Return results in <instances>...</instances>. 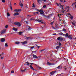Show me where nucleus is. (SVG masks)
Listing matches in <instances>:
<instances>
[{
  "instance_id": "52",
  "label": "nucleus",
  "mask_w": 76,
  "mask_h": 76,
  "mask_svg": "<svg viewBox=\"0 0 76 76\" xmlns=\"http://www.w3.org/2000/svg\"><path fill=\"white\" fill-rule=\"evenodd\" d=\"M68 15H70V16H72L71 15V14H70V13H69V14H68Z\"/></svg>"
},
{
  "instance_id": "26",
  "label": "nucleus",
  "mask_w": 76,
  "mask_h": 76,
  "mask_svg": "<svg viewBox=\"0 0 76 76\" xmlns=\"http://www.w3.org/2000/svg\"><path fill=\"white\" fill-rule=\"evenodd\" d=\"M10 14H9V13L7 12V16H10Z\"/></svg>"
},
{
  "instance_id": "13",
  "label": "nucleus",
  "mask_w": 76,
  "mask_h": 76,
  "mask_svg": "<svg viewBox=\"0 0 76 76\" xmlns=\"http://www.w3.org/2000/svg\"><path fill=\"white\" fill-rule=\"evenodd\" d=\"M68 37V38L70 39H72V35H69Z\"/></svg>"
},
{
  "instance_id": "41",
  "label": "nucleus",
  "mask_w": 76,
  "mask_h": 76,
  "mask_svg": "<svg viewBox=\"0 0 76 76\" xmlns=\"http://www.w3.org/2000/svg\"><path fill=\"white\" fill-rule=\"evenodd\" d=\"M43 7H44V8H45L46 7V5H44Z\"/></svg>"
},
{
  "instance_id": "32",
  "label": "nucleus",
  "mask_w": 76,
  "mask_h": 76,
  "mask_svg": "<svg viewBox=\"0 0 76 76\" xmlns=\"http://www.w3.org/2000/svg\"><path fill=\"white\" fill-rule=\"evenodd\" d=\"M33 14L34 15H37V12H34Z\"/></svg>"
},
{
  "instance_id": "38",
  "label": "nucleus",
  "mask_w": 76,
  "mask_h": 76,
  "mask_svg": "<svg viewBox=\"0 0 76 76\" xmlns=\"http://www.w3.org/2000/svg\"><path fill=\"white\" fill-rule=\"evenodd\" d=\"M25 22H26V24H27V25H28V22H27V21H25Z\"/></svg>"
},
{
  "instance_id": "17",
  "label": "nucleus",
  "mask_w": 76,
  "mask_h": 76,
  "mask_svg": "<svg viewBox=\"0 0 76 76\" xmlns=\"http://www.w3.org/2000/svg\"><path fill=\"white\" fill-rule=\"evenodd\" d=\"M21 71L22 72H25V71H26V69H25L23 70H22V69L21 68Z\"/></svg>"
},
{
  "instance_id": "4",
  "label": "nucleus",
  "mask_w": 76,
  "mask_h": 76,
  "mask_svg": "<svg viewBox=\"0 0 76 76\" xmlns=\"http://www.w3.org/2000/svg\"><path fill=\"white\" fill-rule=\"evenodd\" d=\"M62 69V66L61 65H59L56 68V70H57V69H58V70H61V69Z\"/></svg>"
},
{
  "instance_id": "25",
  "label": "nucleus",
  "mask_w": 76,
  "mask_h": 76,
  "mask_svg": "<svg viewBox=\"0 0 76 76\" xmlns=\"http://www.w3.org/2000/svg\"><path fill=\"white\" fill-rule=\"evenodd\" d=\"M5 47H8V45H7V43H5Z\"/></svg>"
},
{
  "instance_id": "49",
  "label": "nucleus",
  "mask_w": 76,
  "mask_h": 76,
  "mask_svg": "<svg viewBox=\"0 0 76 76\" xmlns=\"http://www.w3.org/2000/svg\"><path fill=\"white\" fill-rule=\"evenodd\" d=\"M39 0H38L37 2H38V3H39Z\"/></svg>"
},
{
  "instance_id": "23",
  "label": "nucleus",
  "mask_w": 76,
  "mask_h": 76,
  "mask_svg": "<svg viewBox=\"0 0 76 76\" xmlns=\"http://www.w3.org/2000/svg\"><path fill=\"white\" fill-rule=\"evenodd\" d=\"M69 36V34L68 33H66L65 35V37H68Z\"/></svg>"
},
{
  "instance_id": "1",
  "label": "nucleus",
  "mask_w": 76,
  "mask_h": 76,
  "mask_svg": "<svg viewBox=\"0 0 76 76\" xmlns=\"http://www.w3.org/2000/svg\"><path fill=\"white\" fill-rule=\"evenodd\" d=\"M14 25H17L18 27H19L21 26V24L19 22H15L14 23Z\"/></svg>"
},
{
  "instance_id": "19",
  "label": "nucleus",
  "mask_w": 76,
  "mask_h": 76,
  "mask_svg": "<svg viewBox=\"0 0 76 76\" xmlns=\"http://www.w3.org/2000/svg\"><path fill=\"white\" fill-rule=\"evenodd\" d=\"M16 15H19V13L18 12H16L14 14V16H16Z\"/></svg>"
},
{
  "instance_id": "63",
  "label": "nucleus",
  "mask_w": 76,
  "mask_h": 76,
  "mask_svg": "<svg viewBox=\"0 0 76 76\" xmlns=\"http://www.w3.org/2000/svg\"><path fill=\"white\" fill-rule=\"evenodd\" d=\"M39 69H41L42 68L41 67H39Z\"/></svg>"
},
{
  "instance_id": "58",
  "label": "nucleus",
  "mask_w": 76,
  "mask_h": 76,
  "mask_svg": "<svg viewBox=\"0 0 76 76\" xmlns=\"http://www.w3.org/2000/svg\"><path fill=\"white\" fill-rule=\"evenodd\" d=\"M36 12V14H39V12Z\"/></svg>"
},
{
  "instance_id": "34",
  "label": "nucleus",
  "mask_w": 76,
  "mask_h": 76,
  "mask_svg": "<svg viewBox=\"0 0 76 76\" xmlns=\"http://www.w3.org/2000/svg\"><path fill=\"white\" fill-rule=\"evenodd\" d=\"M53 23H54V21L52 22H51V23H50V24H51V25L52 26H53Z\"/></svg>"
},
{
  "instance_id": "51",
  "label": "nucleus",
  "mask_w": 76,
  "mask_h": 76,
  "mask_svg": "<svg viewBox=\"0 0 76 76\" xmlns=\"http://www.w3.org/2000/svg\"><path fill=\"white\" fill-rule=\"evenodd\" d=\"M37 51V50H36V51H32V53H33V52H35V53H36Z\"/></svg>"
},
{
  "instance_id": "39",
  "label": "nucleus",
  "mask_w": 76,
  "mask_h": 76,
  "mask_svg": "<svg viewBox=\"0 0 76 76\" xmlns=\"http://www.w3.org/2000/svg\"><path fill=\"white\" fill-rule=\"evenodd\" d=\"M11 73H14V71H12L11 72Z\"/></svg>"
},
{
  "instance_id": "62",
  "label": "nucleus",
  "mask_w": 76,
  "mask_h": 76,
  "mask_svg": "<svg viewBox=\"0 0 76 76\" xmlns=\"http://www.w3.org/2000/svg\"><path fill=\"white\" fill-rule=\"evenodd\" d=\"M43 1H44V2H45V1H46V0H43Z\"/></svg>"
},
{
  "instance_id": "60",
  "label": "nucleus",
  "mask_w": 76,
  "mask_h": 76,
  "mask_svg": "<svg viewBox=\"0 0 76 76\" xmlns=\"http://www.w3.org/2000/svg\"><path fill=\"white\" fill-rule=\"evenodd\" d=\"M30 64H31L32 65V64H33V63H30Z\"/></svg>"
},
{
  "instance_id": "11",
  "label": "nucleus",
  "mask_w": 76,
  "mask_h": 76,
  "mask_svg": "<svg viewBox=\"0 0 76 76\" xmlns=\"http://www.w3.org/2000/svg\"><path fill=\"white\" fill-rule=\"evenodd\" d=\"M27 28L28 29V31H30V30H31V29H32L30 27V26H27Z\"/></svg>"
},
{
  "instance_id": "53",
  "label": "nucleus",
  "mask_w": 76,
  "mask_h": 76,
  "mask_svg": "<svg viewBox=\"0 0 76 76\" xmlns=\"http://www.w3.org/2000/svg\"><path fill=\"white\" fill-rule=\"evenodd\" d=\"M61 46L60 45H58V47L59 48H61V47H60Z\"/></svg>"
},
{
  "instance_id": "33",
  "label": "nucleus",
  "mask_w": 76,
  "mask_h": 76,
  "mask_svg": "<svg viewBox=\"0 0 76 76\" xmlns=\"http://www.w3.org/2000/svg\"><path fill=\"white\" fill-rule=\"evenodd\" d=\"M56 49H57V50H58V48H59L58 47V46H56Z\"/></svg>"
},
{
  "instance_id": "50",
  "label": "nucleus",
  "mask_w": 76,
  "mask_h": 76,
  "mask_svg": "<svg viewBox=\"0 0 76 76\" xmlns=\"http://www.w3.org/2000/svg\"><path fill=\"white\" fill-rule=\"evenodd\" d=\"M53 35H56V33L53 34Z\"/></svg>"
},
{
  "instance_id": "36",
  "label": "nucleus",
  "mask_w": 76,
  "mask_h": 76,
  "mask_svg": "<svg viewBox=\"0 0 76 76\" xmlns=\"http://www.w3.org/2000/svg\"><path fill=\"white\" fill-rule=\"evenodd\" d=\"M34 46H31L30 47V48H31V49H33V48H34Z\"/></svg>"
},
{
  "instance_id": "8",
  "label": "nucleus",
  "mask_w": 76,
  "mask_h": 76,
  "mask_svg": "<svg viewBox=\"0 0 76 76\" xmlns=\"http://www.w3.org/2000/svg\"><path fill=\"white\" fill-rule=\"evenodd\" d=\"M14 11L15 12H20V11H21V9H15V10Z\"/></svg>"
},
{
  "instance_id": "28",
  "label": "nucleus",
  "mask_w": 76,
  "mask_h": 76,
  "mask_svg": "<svg viewBox=\"0 0 76 76\" xmlns=\"http://www.w3.org/2000/svg\"><path fill=\"white\" fill-rule=\"evenodd\" d=\"M35 10H36V11H37V12H39V10L38 9H36Z\"/></svg>"
},
{
  "instance_id": "37",
  "label": "nucleus",
  "mask_w": 76,
  "mask_h": 76,
  "mask_svg": "<svg viewBox=\"0 0 76 76\" xmlns=\"http://www.w3.org/2000/svg\"><path fill=\"white\" fill-rule=\"evenodd\" d=\"M20 6L21 7H23V4H22V3L21 4Z\"/></svg>"
},
{
  "instance_id": "48",
  "label": "nucleus",
  "mask_w": 76,
  "mask_h": 76,
  "mask_svg": "<svg viewBox=\"0 0 76 76\" xmlns=\"http://www.w3.org/2000/svg\"><path fill=\"white\" fill-rule=\"evenodd\" d=\"M44 50H40V52H42V51H44Z\"/></svg>"
},
{
  "instance_id": "14",
  "label": "nucleus",
  "mask_w": 76,
  "mask_h": 76,
  "mask_svg": "<svg viewBox=\"0 0 76 76\" xmlns=\"http://www.w3.org/2000/svg\"><path fill=\"white\" fill-rule=\"evenodd\" d=\"M29 67H30L31 69H32V70H35V69H34V68L32 66V65H30L29 66Z\"/></svg>"
},
{
  "instance_id": "30",
  "label": "nucleus",
  "mask_w": 76,
  "mask_h": 76,
  "mask_svg": "<svg viewBox=\"0 0 76 76\" xmlns=\"http://www.w3.org/2000/svg\"><path fill=\"white\" fill-rule=\"evenodd\" d=\"M72 24L73 25H74V26H75V25H76V24L75 23H72Z\"/></svg>"
},
{
  "instance_id": "7",
  "label": "nucleus",
  "mask_w": 76,
  "mask_h": 76,
  "mask_svg": "<svg viewBox=\"0 0 76 76\" xmlns=\"http://www.w3.org/2000/svg\"><path fill=\"white\" fill-rule=\"evenodd\" d=\"M56 72H57L56 71H54L51 72L50 73V74L51 75H54V74L55 73H56Z\"/></svg>"
},
{
  "instance_id": "56",
  "label": "nucleus",
  "mask_w": 76,
  "mask_h": 76,
  "mask_svg": "<svg viewBox=\"0 0 76 76\" xmlns=\"http://www.w3.org/2000/svg\"><path fill=\"white\" fill-rule=\"evenodd\" d=\"M36 75V74L35 73H34L33 74V75Z\"/></svg>"
},
{
  "instance_id": "9",
  "label": "nucleus",
  "mask_w": 76,
  "mask_h": 76,
  "mask_svg": "<svg viewBox=\"0 0 76 76\" xmlns=\"http://www.w3.org/2000/svg\"><path fill=\"white\" fill-rule=\"evenodd\" d=\"M33 56L34 58H38L36 55H34V54H33Z\"/></svg>"
},
{
  "instance_id": "22",
  "label": "nucleus",
  "mask_w": 76,
  "mask_h": 76,
  "mask_svg": "<svg viewBox=\"0 0 76 76\" xmlns=\"http://www.w3.org/2000/svg\"><path fill=\"white\" fill-rule=\"evenodd\" d=\"M23 31H22V32L20 31L19 33V35H22V34H23Z\"/></svg>"
},
{
  "instance_id": "18",
  "label": "nucleus",
  "mask_w": 76,
  "mask_h": 76,
  "mask_svg": "<svg viewBox=\"0 0 76 76\" xmlns=\"http://www.w3.org/2000/svg\"><path fill=\"white\" fill-rule=\"evenodd\" d=\"M13 30H14V31H18V29H17L16 28H13Z\"/></svg>"
},
{
  "instance_id": "57",
  "label": "nucleus",
  "mask_w": 76,
  "mask_h": 76,
  "mask_svg": "<svg viewBox=\"0 0 76 76\" xmlns=\"http://www.w3.org/2000/svg\"><path fill=\"white\" fill-rule=\"evenodd\" d=\"M10 6H12V4H11V3L10 4Z\"/></svg>"
},
{
  "instance_id": "6",
  "label": "nucleus",
  "mask_w": 76,
  "mask_h": 76,
  "mask_svg": "<svg viewBox=\"0 0 76 76\" xmlns=\"http://www.w3.org/2000/svg\"><path fill=\"white\" fill-rule=\"evenodd\" d=\"M5 32L6 30H3L1 31V35H3V34H5Z\"/></svg>"
},
{
  "instance_id": "24",
  "label": "nucleus",
  "mask_w": 76,
  "mask_h": 76,
  "mask_svg": "<svg viewBox=\"0 0 76 76\" xmlns=\"http://www.w3.org/2000/svg\"><path fill=\"white\" fill-rule=\"evenodd\" d=\"M59 35H64V34H63V33H59Z\"/></svg>"
},
{
  "instance_id": "59",
  "label": "nucleus",
  "mask_w": 76,
  "mask_h": 76,
  "mask_svg": "<svg viewBox=\"0 0 76 76\" xmlns=\"http://www.w3.org/2000/svg\"><path fill=\"white\" fill-rule=\"evenodd\" d=\"M27 65H29V64H30L28 63L27 64Z\"/></svg>"
},
{
  "instance_id": "20",
  "label": "nucleus",
  "mask_w": 76,
  "mask_h": 76,
  "mask_svg": "<svg viewBox=\"0 0 76 76\" xmlns=\"http://www.w3.org/2000/svg\"><path fill=\"white\" fill-rule=\"evenodd\" d=\"M70 8V7H66L65 8L66 9H67L68 10H69V8Z\"/></svg>"
},
{
  "instance_id": "55",
  "label": "nucleus",
  "mask_w": 76,
  "mask_h": 76,
  "mask_svg": "<svg viewBox=\"0 0 76 76\" xmlns=\"http://www.w3.org/2000/svg\"><path fill=\"white\" fill-rule=\"evenodd\" d=\"M61 7H62V8L63 7V6H64V5H61Z\"/></svg>"
},
{
  "instance_id": "5",
  "label": "nucleus",
  "mask_w": 76,
  "mask_h": 76,
  "mask_svg": "<svg viewBox=\"0 0 76 76\" xmlns=\"http://www.w3.org/2000/svg\"><path fill=\"white\" fill-rule=\"evenodd\" d=\"M57 40H58V41H62L63 40V38H62V37H58V38H57Z\"/></svg>"
},
{
  "instance_id": "15",
  "label": "nucleus",
  "mask_w": 76,
  "mask_h": 76,
  "mask_svg": "<svg viewBox=\"0 0 76 76\" xmlns=\"http://www.w3.org/2000/svg\"><path fill=\"white\" fill-rule=\"evenodd\" d=\"M5 41V39L4 38H2L1 39V42H4Z\"/></svg>"
},
{
  "instance_id": "42",
  "label": "nucleus",
  "mask_w": 76,
  "mask_h": 76,
  "mask_svg": "<svg viewBox=\"0 0 76 76\" xmlns=\"http://www.w3.org/2000/svg\"><path fill=\"white\" fill-rule=\"evenodd\" d=\"M10 8L11 9V10H12V6H10Z\"/></svg>"
},
{
  "instance_id": "29",
  "label": "nucleus",
  "mask_w": 76,
  "mask_h": 76,
  "mask_svg": "<svg viewBox=\"0 0 76 76\" xmlns=\"http://www.w3.org/2000/svg\"><path fill=\"white\" fill-rule=\"evenodd\" d=\"M71 17H70L71 19V20H72L73 19V17L72 16H71Z\"/></svg>"
},
{
  "instance_id": "46",
  "label": "nucleus",
  "mask_w": 76,
  "mask_h": 76,
  "mask_svg": "<svg viewBox=\"0 0 76 76\" xmlns=\"http://www.w3.org/2000/svg\"><path fill=\"white\" fill-rule=\"evenodd\" d=\"M59 45H61V43H60V42H59Z\"/></svg>"
},
{
  "instance_id": "44",
  "label": "nucleus",
  "mask_w": 76,
  "mask_h": 76,
  "mask_svg": "<svg viewBox=\"0 0 76 76\" xmlns=\"http://www.w3.org/2000/svg\"><path fill=\"white\" fill-rule=\"evenodd\" d=\"M58 17L60 18V16H61V15H59V14H58Z\"/></svg>"
},
{
  "instance_id": "16",
  "label": "nucleus",
  "mask_w": 76,
  "mask_h": 76,
  "mask_svg": "<svg viewBox=\"0 0 76 76\" xmlns=\"http://www.w3.org/2000/svg\"><path fill=\"white\" fill-rule=\"evenodd\" d=\"M47 64H48V65L49 66H51V65H52V64L51 63L48 62L47 63Z\"/></svg>"
},
{
  "instance_id": "10",
  "label": "nucleus",
  "mask_w": 76,
  "mask_h": 76,
  "mask_svg": "<svg viewBox=\"0 0 76 76\" xmlns=\"http://www.w3.org/2000/svg\"><path fill=\"white\" fill-rule=\"evenodd\" d=\"M43 16H44V17H45V18H47V19H50V16H46L44 15H43Z\"/></svg>"
},
{
  "instance_id": "31",
  "label": "nucleus",
  "mask_w": 76,
  "mask_h": 76,
  "mask_svg": "<svg viewBox=\"0 0 76 76\" xmlns=\"http://www.w3.org/2000/svg\"><path fill=\"white\" fill-rule=\"evenodd\" d=\"M30 20H34V19L33 18H32L30 19Z\"/></svg>"
},
{
  "instance_id": "35",
  "label": "nucleus",
  "mask_w": 76,
  "mask_h": 76,
  "mask_svg": "<svg viewBox=\"0 0 76 76\" xmlns=\"http://www.w3.org/2000/svg\"><path fill=\"white\" fill-rule=\"evenodd\" d=\"M2 3H5V0H2Z\"/></svg>"
},
{
  "instance_id": "43",
  "label": "nucleus",
  "mask_w": 76,
  "mask_h": 76,
  "mask_svg": "<svg viewBox=\"0 0 76 76\" xmlns=\"http://www.w3.org/2000/svg\"><path fill=\"white\" fill-rule=\"evenodd\" d=\"M8 28V25H7L6 26H5V28Z\"/></svg>"
},
{
  "instance_id": "2",
  "label": "nucleus",
  "mask_w": 76,
  "mask_h": 76,
  "mask_svg": "<svg viewBox=\"0 0 76 76\" xmlns=\"http://www.w3.org/2000/svg\"><path fill=\"white\" fill-rule=\"evenodd\" d=\"M39 12H40V15H41L42 16H43L44 15H45V14L44 12V11L42 10H39Z\"/></svg>"
},
{
  "instance_id": "12",
  "label": "nucleus",
  "mask_w": 76,
  "mask_h": 76,
  "mask_svg": "<svg viewBox=\"0 0 76 76\" xmlns=\"http://www.w3.org/2000/svg\"><path fill=\"white\" fill-rule=\"evenodd\" d=\"M27 42L26 41H24L23 42H21V44H27Z\"/></svg>"
},
{
  "instance_id": "64",
  "label": "nucleus",
  "mask_w": 76,
  "mask_h": 76,
  "mask_svg": "<svg viewBox=\"0 0 76 76\" xmlns=\"http://www.w3.org/2000/svg\"><path fill=\"white\" fill-rule=\"evenodd\" d=\"M3 57H1V59H3Z\"/></svg>"
},
{
  "instance_id": "45",
  "label": "nucleus",
  "mask_w": 76,
  "mask_h": 76,
  "mask_svg": "<svg viewBox=\"0 0 76 76\" xmlns=\"http://www.w3.org/2000/svg\"><path fill=\"white\" fill-rule=\"evenodd\" d=\"M52 28H53V29H56V28H54V27L52 26Z\"/></svg>"
},
{
  "instance_id": "54",
  "label": "nucleus",
  "mask_w": 76,
  "mask_h": 76,
  "mask_svg": "<svg viewBox=\"0 0 76 76\" xmlns=\"http://www.w3.org/2000/svg\"><path fill=\"white\" fill-rule=\"evenodd\" d=\"M60 1H61V2H63V1L62 0H60Z\"/></svg>"
},
{
  "instance_id": "21",
  "label": "nucleus",
  "mask_w": 76,
  "mask_h": 76,
  "mask_svg": "<svg viewBox=\"0 0 76 76\" xmlns=\"http://www.w3.org/2000/svg\"><path fill=\"white\" fill-rule=\"evenodd\" d=\"M15 44H17V45H18V44H19V43H20V42H19L17 41V42H15Z\"/></svg>"
},
{
  "instance_id": "47",
  "label": "nucleus",
  "mask_w": 76,
  "mask_h": 76,
  "mask_svg": "<svg viewBox=\"0 0 76 76\" xmlns=\"http://www.w3.org/2000/svg\"><path fill=\"white\" fill-rule=\"evenodd\" d=\"M37 47L38 48H39V47H40V46H38L37 45Z\"/></svg>"
},
{
  "instance_id": "27",
  "label": "nucleus",
  "mask_w": 76,
  "mask_h": 76,
  "mask_svg": "<svg viewBox=\"0 0 76 76\" xmlns=\"http://www.w3.org/2000/svg\"><path fill=\"white\" fill-rule=\"evenodd\" d=\"M33 7H35V4H33Z\"/></svg>"
},
{
  "instance_id": "61",
  "label": "nucleus",
  "mask_w": 76,
  "mask_h": 76,
  "mask_svg": "<svg viewBox=\"0 0 76 76\" xmlns=\"http://www.w3.org/2000/svg\"><path fill=\"white\" fill-rule=\"evenodd\" d=\"M42 1V0H39V1Z\"/></svg>"
},
{
  "instance_id": "40",
  "label": "nucleus",
  "mask_w": 76,
  "mask_h": 76,
  "mask_svg": "<svg viewBox=\"0 0 76 76\" xmlns=\"http://www.w3.org/2000/svg\"><path fill=\"white\" fill-rule=\"evenodd\" d=\"M63 31H66V30L64 28L63 29Z\"/></svg>"
},
{
  "instance_id": "3",
  "label": "nucleus",
  "mask_w": 76,
  "mask_h": 76,
  "mask_svg": "<svg viewBox=\"0 0 76 76\" xmlns=\"http://www.w3.org/2000/svg\"><path fill=\"white\" fill-rule=\"evenodd\" d=\"M35 21H37V22H39V23H40L41 22L42 23H44V22H42V20H41V19L40 18L38 20L36 19Z\"/></svg>"
}]
</instances>
